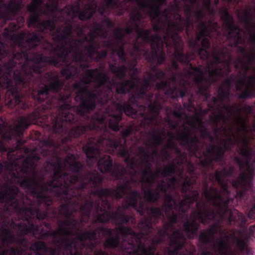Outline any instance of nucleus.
Here are the masks:
<instances>
[{
    "instance_id": "nucleus-8",
    "label": "nucleus",
    "mask_w": 255,
    "mask_h": 255,
    "mask_svg": "<svg viewBox=\"0 0 255 255\" xmlns=\"http://www.w3.org/2000/svg\"><path fill=\"white\" fill-rule=\"evenodd\" d=\"M105 118L103 117H93L89 122L85 125H89L93 121L99 127L97 129H93L88 131L90 134L94 131L103 130L104 134L97 136H89L86 143L83 145V150L86 154L87 161L91 165L94 164L98 159L103 157L101 151L114 152L117 151L118 154L124 158L125 162L127 163V167L130 169L136 167L135 158L131 157L127 145V139L128 136L131 133H134L137 130V127L133 124H130L121 131L122 138L119 139H113L109 134L108 129L106 125H104Z\"/></svg>"
},
{
    "instance_id": "nucleus-45",
    "label": "nucleus",
    "mask_w": 255,
    "mask_h": 255,
    "mask_svg": "<svg viewBox=\"0 0 255 255\" xmlns=\"http://www.w3.org/2000/svg\"><path fill=\"white\" fill-rule=\"evenodd\" d=\"M109 69L119 79H122L126 77L127 69L125 65L117 67L115 64H110Z\"/></svg>"
},
{
    "instance_id": "nucleus-62",
    "label": "nucleus",
    "mask_w": 255,
    "mask_h": 255,
    "mask_svg": "<svg viewBox=\"0 0 255 255\" xmlns=\"http://www.w3.org/2000/svg\"><path fill=\"white\" fill-rule=\"evenodd\" d=\"M213 158L212 157H206L200 160V165L204 168L203 172L206 175V171L208 167L212 163Z\"/></svg>"
},
{
    "instance_id": "nucleus-50",
    "label": "nucleus",
    "mask_w": 255,
    "mask_h": 255,
    "mask_svg": "<svg viewBox=\"0 0 255 255\" xmlns=\"http://www.w3.org/2000/svg\"><path fill=\"white\" fill-rule=\"evenodd\" d=\"M208 74L209 76V78L208 79L211 82V84L217 81L218 77L223 76V70L220 68L209 69Z\"/></svg>"
},
{
    "instance_id": "nucleus-43",
    "label": "nucleus",
    "mask_w": 255,
    "mask_h": 255,
    "mask_svg": "<svg viewBox=\"0 0 255 255\" xmlns=\"http://www.w3.org/2000/svg\"><path fill=\"white\" fill-rule=\"evenodd\" d=\"M46 244L42 241H37L30 245V250L33 251L30 253H25V255H42L40 252H44Z\"/></svg>"
},
{
    "instance_id": "nucleus-12",
    "label": "nucleus",
    "mask_w": 255,
    "mask_h": 255,
    "mask_svg": "<svg viewBox=\"0 0 255 255\" xmlns=\"http://www.w3.org/2000/svg\"><path fill=\"white\" fill-rule=\"evenodd\" d=\"M152 85L147 80H143L140 87L136 88V96L145 101V105L141 106L143 109V112L141 113L143 118L141 124L145 128L150 126L156 121V116L160 114L162 109L161 101L164 100V96L158 92L155 94L156 99L153 101V94L147 93L148 90Z\"/></svg>"
},
{
    "instance_id": "nucleus-25",
    "label": "nucleus",
    "mask_w": 255,
    "mask_h": 255,
    "mask_svg": "<svg viewBox=\"0 0 255 255\" xmlns=\"http://www.w3.org/2000/svg\"><path fill=\"white\" fill-rule=\"evenodd\" d=\"M54 242L59 245L57 248L48 247L46 246L44 251L46 255H60L62 251L64 252H68V255H83L81 252L77 250V243L74 239L58 238Z\"/></svg>"
},
{
    "instance_id": "nucleus-59",
    "label": "nucleus",
    "mask_w": 255,
    "mask_h": 255,
    "mask_svg": "<svg viewBox=\"0 0 255 255\" xmlns=\"http://www.w3.org/2000/svg\"><path fill=\"white\" fill-rule=\"evenodd\" d=\"M125 199L126 200V204L122 207V209L126 210L129 207H132V208L136 207L137 203L138 202L137 199L129 196H127Z\"/></svg>"
},
{
    "instance_id": "nucleus-57",
    "label": "nucleus",
    "mask_w": 255,
    "mask_h": 255,
    "mask_svg": "<svg viewBox=\"0 0 255 255\" xmlns=\"http://www.w3.org/2000/svg\"><path fill=\"white\" fill-rule=\"evenodd\" d=\"M248 216L250 219H255V196H253L248 204Z\"/></svg>"
},
{
    "instance_id": "nucleus-11",
    "label": "nucleus",
    "mask_w": 255,
    "mask_h": 255,
    "mask_svg": "<svg viewBox=\"0 0 255 255\" xmlns=\"http://www.w3.org/2000/svg\"><path fill=\"white\" fill-rule=\"evenodd\" d=\"M254 5L251 8L255 13V1H253ZM247 26V31L249 35V41L251 43L255 44L251 51L250 55H246L247 65L246 66V71L250 69V65L255 64V23L253 22L251 25ZM254 75L247 76H245V79H240L237 81L235 85L236 90L242 91L239 95L240 99L246 100L252 97H255V67L252 69Z\"/></svg>"
},
{
    "instance_id": "nucleus-15",
    "label": "nucleus",
    "mask_w": 255,
    "mask_h": 255,
    "mask_svg": "<svg viewBox=\"0 0 255 255\" xmlns=\"http://www.w3.org/2000/svg\"><path fill=\"white\" fill-rule=\"evenodd\" d=\"M219 11L221 14L222 18L225 19L228 33L223 34L220 31H218L216 29V32L217 34V36L218 37L223 39V41H225V43L224 44L225 46H228L229 47L228 48L231 51V47H237L238 51L243 54L245 59L247 61L246 55H250L251 52L247 53L245 48L239 45L240 44L242 43L243 41L241 35V29L238 26L234 24V20L230 15L228 9L226 7H222L219 9Z\"/></svg>"
},
{
    "instance_id": "nucleus-54",
    "label": "nucleus",
    "mask_w": 255,
    "mask_h": 255,
    "mask_svg": "<svg viewBox=\"0 0 255 255\" xmlns=\"http://www.w3.org/2000/svg\"><path fill=\"white\" fill-rule=\"evenodd\" d=\"M113 52L117 54L121 62L123 63L127 62V58L124 49V44L119 46H116Z\"/></svg>"
},
{
    "instance_id": "nucleus-10",
    "label": "nucleus",
    "mask_w": 255,
    "mask_h": 255,
    "mask_svg": "<svg viewBox=\"0 0 255 255\" xmlns=\"http://www.w3.org/2000/svg\"><path fill=\"white\" fill-rule=\"evenodd\" d=\"M144 43H150V49L146 48L142 42H139L137 39L133 42L132 47L129 50V52L133 60L130 64V70L136 72L137 69L136 67L137 61L140 59L142 55L145 60L151 64L156 63L157 65H160L164 63L166 60L165 53L163 50V41L162 37L160 35V39L150 40L149 41H145Z\"/></svg>"
},
{
    "instance_id": "nucleus-56",
    "label": "nucleus",
    "mask_w": 255,
    "mask_h": 255,
    "mask_svg": "<svg viewBox=\"0 0 255 255\" xmlns=\"http://www.w3.org/2000/svg\"><path fill=\"white\" fill-rule=\"evenodd\" d=\"M99 48V46L97 43L89 44L85 47V50L87 51V56L91 59L93 58L94 56L97 52V50Z\"/></svg>"
},
{
    "instance_id": "nucleus-35",
    "label": "nucleus",
    "mask_w": 255,
    "mask_h": 255,
    "mask_svg": "<svg viewBox=\"0 0 255 255\" xmlns=\"http://www.w3.org/2000/svg\"><path fill=\"white\" fill-rule=\"evenodd\" d=\"M97 10L101 15L109 14L112 10H114L116 14L119 16L124 13L122 2L119 0H104L99 7L97 6Z\"/></svg>"
},
{
    "instance_id": "nucleus-29",
    "label": "nucleus",
    "mask_w": 255,
    "mask_h": 255,
    "mask_svg": "<svg viewBox=\"0 0 255 255\" xmlns=\"http://www.w3.org/2000/svg\"><path fill=\"white\" fill-rule=\"evenodd\" d=\"M28 12L30 13L27 21L28 27H36L42 33H45L47 30L52 31L55 29L56 25L53 20L48 19L43 22L40 20V16L43 14L42 12L35 10Z\"/></svg>"
},
{
    "instance_id": "nucleus-14",
    "label": "nucleus",
    "mask_w": 255,
    "mask_h": 255,
    "mask_svg": "<svg viewBox=\"0 0 255 255\" xmlns=\"http://www.w3.org/2000/svg\"><path fill=\"white\" fill-rule=\"evenodd\" d=\"M19 27V25L14 22H10L8 26L4 29L2 33L3 37L12 42L10 47L6 45L7 50L10 52L12 51V48L14 47L15 53H19L21 51H27L28 57H31V55L35 52L31 53L30 49L35 48L41 41L43 37L41 34L34 32L28 33L25 40L28 48L25 47L23 42L24 34H17L14 33Z\"/></svg>"
},
{
    "instance_id": "nucleus-30",
    "label": "nucleus",
    "mask_w": 255,
    "mask_h": 255,
    "mask_svg": "<svg viewBox=\"0 0 255 255\" xmlns=\"http://www.w3.org/2000/svg\"><path fill=\"white\" fill-rule=\"evenodd\" d=\"M58 224L59 228L57 230H53L51 228V224L50 223L43 222L42 225L45 227L47 229H49L48 231H45L40 227V233L41 237L42 238H45L49 237H52L55 239H58V236H71L73 235V232L72 229L70 227H66L65 225L62 224V221L60 219L58 220Z\"/></svg>"
},
{
    "instance_id": "nucleus-26",
    "label": "nucleus",
    "mask_w": 255,
    "mask_h": 255,
    "mask_svg": "<svg viewBox=\"0 0 255 255\" xmlns=\"http://www.w3.org/2000/svg\"><path fill=\"white\" fill-rule=\"evenodd\" d=\"M147 214L148 216L143 218L138 224L140 233L143 235L150 234L153 230V223L164 217L161 209L159 207L148 208Z\"/></svg>"
},
{
    "instance_id": "nucleus-19",
    "label": "nucleus",
    "mask_w": 255,
    "mask_h": 255,
    "mask_svg": "<svg viewBox=\"0 0 255 255\" xmlns=\"http://www.w3.org/2000/svg\"><path fill=\"white\" fill-rule=\"evenodd\" d=\"M247 169L241 170L238 177L232 181L231 184L236 191L235 197L237 200H242L251 185V182L255 173V168L249 162H246Z\"/></svg>"
},
{
    "instance_id": "nucleus-31",
    "label": "nucleus",
    "mask_w": 255,
    "mask_h": 255,
    "mask_svg": "<svg viewBox=\"0 0 255 255\" xmlns=\"http://www.w3.org/2000/svg\"><path fill=\"white\" fill-rule=\"evenodd\" d=\"M135 163L136 162L135 161ZM136 164V167L131 170H134V172L132 173L129 172V174L131 176H134L136 174V170L138 169L139 166L144 167V168H142L140 173L142 175L141 182L142 183H146L149 184L150 185L155 182V177H158L159 175V171H156L155 173L152 172V165L150 161H146L145 162L139 163L138 165ZM129 169L130 168L128 167Z\"/></svg>"
},
{
    "instance_id": "nucleus-33",
    "label": "nucleus",
    "mask_w": 255,
    "mask_h": 255,
    "mask_svg": "<svg viewBox=\"0 0 255 255\" xmlns=\"http://www.w3.org/2000/svg\"><path fill=\"white\" fill-rule=\"evenodd\" d=\"M0 19L5 21L11 20L20 9L19 3L15 0H10L5 3L4 0L0 3Z\"/></svg>"
},
{
    "instance_id": "nucleus-17",
    "label": "nucleus",
    "mask_w": 255,
    "mask_h": 255,
    "mask_svg": "<svg viewBox=\"0 0 255 255\" xmlns=\"http://www.w3.org/2000/svg\"><path fill=\"white\" fill-rule=\"evenodd\" d=\"M166 73L162 70H158L155 73V80H159L155 85V89L159 93L162 91L165 96L171 97L172 99H177L179 97L184 98L188 94V89L184 84L178 88L174 85L170 86V82L166 80Z\"/></svg>"
},
{
    "instance_id": "nucleus-55",
    "label": "nucleus",
    "mask_w": 255,
    "mask_h": 255,
    "mask_svg": "<svg viewBox=\"0 0 255 255\" xmlns=\"http://www.w3.org/2000/svg\"><path fill=\"white\" fill-rule=\"evenodd\" d=\"M138 153L140 156L141 161L139 163H141L149 161V158L151 156L149 151L144 146H140L138 147Z\"/></svg>"
},
{
    "instance_id": "nucleus-6",
    "label": "nucleus",
    "mask_w": 255,
    "mask_h": 255,
    "mask_svg": "<svg viewBox=\"0 0 255 255\" xmlns=\"http://www.w3.org/2000/svg\"><path fill=\"white\" fill-rule=\"evenodd\" d=\"M98 169L103 173H110L117 180H124L119 183L116 189L99 188L92 190L91 195L98 196L99 200L94 201L93 199L86 200L80 206V211L82 216V222H86L90 218L93 210L96 213L95 222L105 223L110 220L120 224L134 225L135 219L134 216L125 214L121 211L122 207L119 206L116 212H114L113 205L108 200L111 197L116 199L123 198L131 190L130 181L127 179L128 174L124 166L116 163L113 164V158L109 155H104L96 161Z\"/></svg>"
},
{
    "instance_id": "nucleus-36",
    "label": "nucleus",
    "mask_w": 255,
    "mask_h": 255,
    "mask_svg": "<svg viewBox=\"0 0 255 255\" xmlns=\"http://www.w3.org/2000/svg\"><path fill=\"white\" fill-rule=\"evenodd\" d=\"M193 82L196 84V93L197 95L203 96L204 101H208L210 97L208 90L211 85L210 80L204 76V75H196L193 79Z\"/></svg>"
},
{
    "instance_id": "nucleus-2",
    "label": "nucleus",
    "mask_w": 255,
    "mask_h": 255,
    "mask_svg": "<svg viewBox=\"0 0 255 255\" xmlns=\"http://www.w3.org/2000/svg\"><path fill=\"white\" fill-rule=\"evenodd\" d=\"M73 44L60 43L52 48L54 56H44L42 53H33L29 57L27 51L18 53V67L13 72V79L17 87L19 103L16 105V109L20 108L24 111L31 107L24 101L25 96L31 97L35 102L42 104L34 111L46 112L57 110L64 104L72 105L71 93L67 91L65 94L61 92L64 85V82L59 79V75L52 72L44 74V78L49 82L48 84L41 87L37 85L41 81V74L47 69V65L56 67L64 66L60 71L66 79L72 77L79 73L77 66L69 61V54L73 53L74 60L77 62L84 61L83 41L80 39L73 40Z\"/></svg>"
},
{
    "instance_id": "nucleus-51",
    "label": "nucleus",
    "mask_w": 255,
    "mask_h": 255,
    "mask_svg": "<svg viewBox=\"0 0 255 255\" xmlns=\"http://www.w3.org/2000/svg\"><path fill=\"white\" fill-rule=\"evenodd\" d=\"M209 120L210 122L214 125V129L216 133L218 132L220 130V128L217 127L219 123L221 121H225L226 118L225 115L222 112H220V114L218 115L210 116Z\"/></svg>"
},
{
    "instance_id": "nucleus-53",
    "label": "nucleus",
    "mask_w": 255,
    "mask_h": 255,
    "mask_svg": "<svg viewBox=\"0 0 255 255\" xmlns=\"http://www.w3.org/2000/svg\"><path fill=\"white\" fill-rule=\"evenodd\" d=\"M231 90L225 88L224 86L219 87L218 91V98L220 102L223 103L226 99L229 98Z\"/></svg>"
},
{
    "instance_id": "nucleus-34",
    "label": "nucleus",
    "mask_w": 255,
    "mask_h": 255,
    "mask_svg": "<svg viewBox=\"0 0 255 255\" xmlns=\"http://www.w3.org/2000/svg\"><path fill=\"white\" fill-rule=\"evenodd\" d=\"M221 41L220 43L219 41H216L219 45L214 46L212 54L210 53V55L212 56V61L211 62V65H218L221 63L223 59L231 55V50L224 44L225 43V41H223V39H221ZM209 58L207 60H208Z\"/></svg>"
},
{
    "instance_id": "nucleus-39",
    "label": "nucleus",
    "mask_w": 255,
    "mask_h": 255,
    "mask_svg": "<svg viewBox=\"0 0 255 255\" xmlns=\"http://www.w3.org/2000/svg\"><path fill=\"white\" fill-rule=\"evenodd\" d=\"M92 30L89 32L87 35L89 37V43H96L95 42L96 38L100 35L104 38H106L107 34L104 32V28L101 23H98L96 21H93L92 23Z\"/></svg>"
},
{
    "instance_id": "nucleus-24",
    "label": "nucleus",
    "mask_w": 255,
    "mask_h": 255,
    "mask_svg": "<svg viewBox=\"0 0 255 255\" xmlns=\"http://www.w3.org/2000/svg\"><path fill=\"white\" fill-rule=\"evenodd\" d=\"M171 178H166V180H161L157 185L156 190H153L150 187L143 189L144 199L148 203H155L158 201L161 197L160 191L163 193L167 192L169 189L175 187L177 179L175 176H172Z\"/></svg>"
},
{
    "instance_id": "nucleus-60",
    "label": "nucleus",
    "mask_w": 255,
    "mask_h": 255,
    "mask_svg": "<svg viewBox=\"0 0 255 255\" xmlns=\"http://www.w3.org/2000/svg\"><path fill=\"white\" fill-rule=\"evenodd\" d=\"M198 129L202 137L209 138L211 141L213 140V137L211 132L204 126L203 125L201 121H200V124L198 126Z\"/></svg>"
},
{
    "instance_id": "nucleus-18",
    "label": "nucleus",
    "mask_w": 255,
    "mask_h": 255,
    "mask_svg": "<svg viewBox=\"0 0 255 255\" xmlns=\"http://www.w3.org/2000/svg\"><path fill=\"white\" fill-rule=\"evenodd\" d=\"M164 201L163 206L165 207V213L168 214L173 209L178 210L181 213L182 216L187 215L188 210L192 204L199 202V193L197 191L192 192L190 195H186L183 199L179 203L173 199L172 196L168 193H164Z\"/></svg>"
},
{
    "instance_id": "nucleus-16",
    "label": "nucleus",
    "mask_w": 255,
    "mask_h": 255,
    "mask_svg": "<svg viewBox=\"0 0 255 255\" xmlns=\"http://www.w3.org/2000/svg\"><path fill=\"white\" fill-rule=\"evenodd\" d=\"M118 225H119L117 230L119 233L124 238L125 240L128 239V242L124 241L123 243L120 244V236L117 233L114 235L115 231L113 229L107 228L106 227L101 226L100 230L102 232V234L104 236H107V238L104 242V246L106 249H115L119 248L122 252L123 255H129L128 252L130 249H128L127 246L128 244L131 243L132 239L130 235H127L125 236L123 235L119 230V228L121 227H125L123 225L124 224H120L117 222H115ZM108 255V254L107 253ZM113 255H117L114 254Z\"/></svg>"
},
{
    "instance_id": "nucleus-58",
    "label": "nucleus",
    "mask_w": 255,
    "mask_h": 255,
    "mask_svg": "<svg viewBox=\"0 0 255 255\" xmlns=\"http://www.w3.org/2000/svg\"><path fill=\"white\" fill-rule=\"evenodd\" d=\"M159 131V130L153 129L147 132V133L150 135V137L145 142L146 145L150 146L152 147L153 143L156 141V139L158 136Z\"/></svg>"
},
{
    "instance_id": "nucleus-41",
    "label": "nucleus",
    "mask_w": 255,
    "mask_h": 255,
    "mask_svg": "<svg viewBox=\"0 0 255 255\" xmlns=\"http://www.w3.org/2000/svg\"><path fill=\"white\" fill-rule=\"evenodd\" d=\"M102 232L100 230V227L92 232L85 231L77 236V239L80 242H84L86 240L89 241H97L100 237Z\"/></svg>"
},
{
    "instance_id": "nucleus-21",
    "label": "nucleus",
    "mask_w": 255,
    "mask_h": 255,
    "mask_svg": "<svg viewBox=\"0 0 255 255\" xmlns=\"http://www.w3.org/2000/svg\"><path fill=\"white\" fill-rule=\"evenodd\" d=\"M184 129L185 132H178L177 135L171 132H169L168 135L178 140L182 146L186 147L188 149L191 156L201 159L202 153L200 148L199 139L196 136H191L187 127L184 126Z\"/></svg>"
},
{
    "instance_id": "nucleus-22",
    "label": "nucleus",
    "mask_w": 255,
    "mask_h": 255,
    "mask_svg": "<svg viewBox=\"0 0 255 255\" xmlns=\"http://www.w3.org/2000/svg\"><path fill=\"white\" fill-rule=\"evenodd\" d=\"M179 32H180L176 27H171V21H169L163 36V41L168 45L169 44L168 40L171 38L174 47V55L175 57L181 63H188L189 55L184 53L183 43Z\"/></svg>"
},
{
    "instance_id": "nucleus-4",
    "label": "nucleus",
    "mask_w": 255,
    "mask_h": 255,
    "mask_svg": "<svg viewBox=\"0 0 255 255\" xmlns=\"http://www.w3.org/2000/svg\"><path fill=\"white\" fill-rule=\"evenodd\" d=\"M3 168L0 162V175ZM4 180V183L0 184V249L12 244L18 247L3 249L0 255H25L29 243L24 236L28 234L41 236L40 227L34 220H42L47 214L33 208L31 199L17 186L11 185L6 177Z\"/></svg>"
},
{
    "instance_id": "nucleus-20",
    "label": "nucleus",
    "mask_w": 255,
    "mask_h": 255,
    "mask_svg": "<svg viewBox=\"0 0 255 255\" xmlns=\"http://www.w3.org/2000/svg\"><path fill=\"white\" fill-rule=\"evenodd\" d=\"M82 0H76L73 3L67 4L63 10L68 16L73 14L82 20L90 19L96 13L97 8L96 0H90L85 4L83 9H80Z\"/></svg>"
},
{
    "instance_id": "nucleus-48",
    "label": "nucleus",
    "mask_w": 255,
    "mask_h": 255,
    "mask_svg": "<svg viewBox=\"0 0 255 255\" xmlns=\"http://www.w3.org/2000/svg\"><path fill=\"white\" fill-rule=\"evenodd\" d=\"M185 54L189 55L188 57V63H182L183 64L187 65L189 66V68L192 70L194 72L196 73L197 75H204V71L202 68L201 66H193L191 63L190 60L193 59L195 57V53L194 52H191L190 53H186Z\"/></svg>"
},
{
    "instance_id": "nucleus-23",
    "label": "nucleus",
    "mask_w": 255,
    "mask_h": 255,
    "mask_svg": "<svg viewBox=\"0 0 255 255\" xmlns=\"http://www.w3.org/2000/svg\"><path fill=\"white\" fill-rule=\"evenodd\" d=\"M117 109L119 113L110 115L108 120L109 128L116 132L119 131L123 127V125H120V123L123 120L124 113L128 116L131 117L132 118H136L137 116V111L127 102L123 104L117 103Z\"/></svg>"
},
{
    "instance_id": "nucleus-27",
    "label": "nucleus",
    "mask_w": 255,
    "mask_h": 255,
    "mask_svg": "<svg viewBox=\"0 0 255 255\" xmlns=\"http://www.w3.org/2000/svg\"><path fill=\"white\" fill-rule=\"evenodd\" d=\"M244 147L240 149L239 153L243 157L244 160L240 157L236 156L234 158V161L238 165L239 169L243 170L247 169L246 162H249L253 164L255 170V158H254V151L253 149L249 146V139L245 136L242 141Z\"/></svg>"
},
{
    "instance_id": "nucleus-52",
    "label": "nucleus",
    "mask_w": 255,
    "mask_h": 255,
    "mask_svg": "<svg viewBox=\"0 0 255 255\" xmlns=\"http://www.w3.org/2000/svg\"><path fill=\"white\" fill-rule=\"evenodd\" d=\"M44 5L45 6V9L44 10L46 11V13L44 14L45 15L47 14L49 12L55 13L57 12H64L65 13V11L63 10L64 8L61 9L59 7L58 2H47L44 4Z\"/></svg>"
},
{
    "instance_id": "nucleus-49",
    "label": "nucleus",
    "mask_w": 255,
    "mask_h": 255,
    "mask_svg": "<svg viewBox=\"0 0 255 255\" xmlns=\"http://www.w3.org/2000/svg\"><path fill=\"white\" fill-rule=\"evenodd\" d=\"M176 166L174 163L166 165L162 170L159 171V174L163 177H170L176 173Z\"/></svg>"
},
{
    "instance_id": "nucleus-38",
    "label": "nucleus",
    "mask_w": 255,
    "mask_h": 255,
    "mask_svg": "<svg viewBox=\"0 0 255 255\" xmlns=\"http://www.w3.org/2000/svg\"><path fill=\"white\" fill-rule=\"evenodd\" d=\"M112 86H116V92L117 94L125 95L130 92L131 90L136 88V84L132 80H125L123 81L111 82Z\"/></svg>"
},
{
    "instance_id": "nucleus-42",
    "label": "nucleus",
    "mask_w": 255,
    "mask_h": 255,
    "mask_svg": "<svg viewBox=\"0 0 255 255\" xmlns=\"http://www.w3.org/2000/svg\"><path fill=\"white\" fill-rule=\"evenodd\" d=\"M143 2H146L148 5L145 9L148 8L147 14L151 18L156 19L161 15L162 13L161 9L162 6L157 3H153V4H150L148 1L145 0H144ZM143 9H145V8Z\"/></svg>"
},
{
    "instance_id": "nucleus-9",
    "label": "nucleus",
    "mask_w": 255,
    "mask_h": 255,
    "mask_svg": "<svg viewBox=\"0 0 255 255\" xmlns=\"http://www.w3.org/2000/svg\"><path fill=\"white\" fill-rule=\"evenodd\" d=\"M6 57L8 61L3 65L5 69L4 72L0 66V87L2 89L6 90V105L11 108H14L19 103L17 87L13 79H11L13 68L18 66V53L15 52L14 47L12 48V51L8 52L6 45L0 40V61Z\"/></svg>"
},
{
    "instance_id": "nucleus-7",
    "label": "nucleus",
    "mask_w": 255,
    "mask_h": 255,
    "mask_svg": "<svg viewBox=\"0 0 255 255\" xmlns=\"http://www.w3.org/2000/svg\"><path fill=\"white\" fill-rule=\"evenodd\" d=\"M120 232L124 235H129L132 239L131 243L128 244L130 249L129 255H195L196 249L192 246L190 249L182 250L186 243V238L182 231L176 229L170 235L162 228L151 240V244L142 243L140 233L134 232L130 227H121Z\"/></svg>"
},
{
    "instance_id": "nucleus-47",
    "label": "nucleus",
    "mask_w": 255,
    "mask_h": 255,
    "mask_svg": "<svg viewBox=\"0 0 255 255\" xmlns=\"http://www.w3.org/2000/svg\"><path fill=\"white\" fill-rule=\"evenodd\" d=\"M195 181L190 178H186L182 183V192L184 194V197L186 195H190L192 192L196 191L192 190L193 186ZM198 193L199 192L196 190Z\"/></svg>"
},
{
    "instance_id": "nucleus-13",
    "label": "nucleus",
    "mask_w": 255,
    "mask_h": 255,
    "mask_svg": "<svg viewBox=\"0 0 255 255\" xmlns=\"http://www.w3.org/2000/svg\"><path fill=\"white\" fill-rule=\"evenodd\" d=\"M209 24L212 28L209 27L206 22H201L198 24V29L199 32L197 33L196 37H191L188 40V45L192 49V52L196 50L198 54L201 59H207L210 56L209 50L211 47V43L209 38H215L216 41H219L221 43V39L218 37L216 32V30L220 31L218 29L219 25L217 22L209 21Z\"/></svg>"
},
{
    "instance_id": "nucleus-63",
    "label": "nucleus",
    "mask_w": 255,
    "mask_h": 255,
    "mask_svg": "<svg viewBox=\"0 0 255 255\" xmlns=\"http://www.w3.org/2000/svg\"><path fill=\"white\" fill-rule=\"evenodd\" d=\"M149 207L145 206L143 202H140L138 205V202L137 203V206L136 208H133L135 210L138 212L139 215L144 218L145 215L147 212V208Z\"/></svg>"
},
{
    "instance_id": "nucleus-64",
    "label": "nucleus",
    "mask_w": 255,
    "mask_h": 255,
    "mask_svg": "<svg viewBox=\"0 0 255 255\" xmlns=\"http://www.w3.org/2000/svg\"><path fill=\"white\" fill-rule=\"evenodd\" d=\"M220 172L222 173V177L225 180L226 178L233 176L235 173V169L232 166H230L228 168H223Z\"/></svg>"
},
{
    "instance_id": "nucleus-32",
    "label": "nucleus",
    "mask_w": 255,
    "mask_h": 255,
    "mask_svg": "<svg viewBox=\"0 0 255 255\" xmlns=\"http://www.w3.org/2000/svg\"><path fill=\"white\" fill-rule=\"evenodd\" d=\"M211 177L214 178L220 185L221 188L222 192L219 191L218 189L214 187V186H211L209 187V184L208 181L205 180L204 182L203 186V191L204 192L205 185L207 184L208 186V189L210 190L212 187H213L214 188L217 190L218 194L221 195L225 200H229V203L228 204V207L229 208V205L232 203L234 201V198H231L230 197L231 194V192L229 189V185L227 182L224 179V178L222 177V173L220 172V171L216 170L214 174H211Z\"/></svg>"
},
{
    "instance_id": "nucleus-61",
    "label": "nucleus",
    "mask_w": 255,
    "mask_h": 255,
    "mask_svg": "<svg viewBox=\"0 0 255 255\" xmlns=\"http://www.w3.org/2000/svg\"><path fill=\"white\" fill-rule=\"evenodd\" d=\"M216 148L217 150L215 151V155L213 157V160L220 162L223 160V156L225 153V149L221 146H218Z\"/></svg>"
},
{
    "instance_id": "nucleus-46",
    "label": "nucleus",
    "mask_w": 255,
    "mask_h": 255,
    "mask_svg": "<svg viewBox=\"0 0 255 255\" xmlns=\"http://www.w3.org/2000/svg\"><path fill=\"white\" fill-rule=\"evenodd\" d=\"M44 0H32L31 2L27 6L28 11H38L45 14L46 11L42 8V5Z\"/></svg>"
},
{
    "instance_id": "nucleus-1",
    "label": "nucleus",
    "mask_w": 255,
    "mask_h": 255,
    "mask_svg": "<svg viewBox=\"0 0 255 255\" xmlns=\"http://www.w3.org/2000/svg\"><path fill=\"white\" fill-rule=\"evenodd\" d=\"M109 81V77L106 72L98 68L85 70V77L81 81L74 84L76 90L75 100L80 104L76 106L64 104L57 110L43 113L34 111L26 116H20L13 130L16 135L21 137L24 131L31 124L41 122L49 127L53 132L64 136L61 143H57L51 138L44 140L45 148H41L40 154H33L28 157L38 155L40 158L35 161L36 166L40 163L41 157L46 161L44 164L45 172L50 174L51 180L44 183L43 190L47 191L53 189L60 195V191L67 194L70 188L84 192L87 188H98L102 186L104 177L96 171H89L82 173L84 164L76 161L73 153H69L71 150L70 145L72 138H77L83 135L89 134L88 131L97 129L99 127L94 121L89 125H78L70 128L72 124L81 123V118L86 114L93 111L97 104L103 106L112 99V95H107L102 97V91L100 89Z\"/></svg>"
},
{
    "instance_id": "nucleus-28",
    "label": "nucleus",
    "mask_w": 255,
    "mask_h": 255,
    "mask_svg": "<svg viewBox=\"0 0 255 255\" xmlns=\"http://www.w3.org/2000/svg\"><path fill=\"white\" fill-rule=\"evenodd\" d=\"M130 22L132 25L135 26L138 38H140L145 41H149L150 40L160 39V35L158 34L151 35V30L150 29H144L140 28V24L142 19L141 12L138 10H134L129 15Z\"/></svg>"
},
{
    "instance_id": "nucleus-37",
    "label": "nucleus",
    "mask_w": 255,
    "mask_h": 255,
    "mask_svg": "<svg viewBox=\"0 0 255 255\" xmlns=\"http://www.w3.org/2000/svg\"><path fill=\"white\" fill-rule=\"evenodd\" d=\"M73 29V25L70 23H67L62 30L57 29L53 33L54 40L57 43L68 44L69 37L72 35Z\"/></svg>"
},
{
    "instance_id": "nucleus-5",
    "label": "nucleus",
    "mask_w": 255,
    "mask_h": 255,
    "mask_svg": "<svg viewBox=\"0 0 255 255\" xmlns=\"http://www.w3.org/2000/svg\"><path fill=\"white\" fill-rule=\"evenodd\" d=\"M40 157L38 155L32 157H27L19 165L14 162H7L5 164V168L9 171L8 175L6 176L9 183L11 184L17 183L20 187L27 189L30 194L36 198L33 202V208H38L42 213H46L48 217L49 209L52 204L53 200L51 197L46 195L44 193L51 192L53 193L58 199L65 202L60 205L58 209V214L65 218H70L74 213L77 211L76 207L71 209V206H77L79 205L80 202L85 199L83 192L79 191L75 189L70 188L67 192V197L64 196V193L60 191V195L52 188H48L47 191L43 190L44 183L41 184L43 180L44 177L41 176L38 180V171L36 169V163L34 160L37 161Z\"/></svg>"
},
{
    "instance_id": "nucleus-3",
    "label": "nucleus",
    "mask_w": 255,
    "mask_h": 255,
    "mask_svg": "<svg viewBox=\"0 0 255 255\" xmlns=\"http://www.w3.org/2000/svg\"><path fill=\"white\" fill-rule=\"evenodd\" d=\"M207 187L206 184L204 195L217 210L208 207L205 203L197 202V210L192 211L191 218H187L183 225L187 238L192 239L197 235L200 223L206 225L214 220L216 222L212 227L200 234L199 241L203 245H208L213 241L218 233L221 238L218 239L216 247L221 255H226L229 248V243L231 240L235 242L240 252L250 255L252 251L249 244L252 238H255V224L247 229L246 227L247 219L244 214L237 210L229 209V200H225L213 187L210 190Z\"/></svg>"
},
{
    "instance_id": "nucleus-40",
    "label": "nucleus",
    "mask_w": 255,
    "mask_h": 255,
    "mask_svg": "<svg viewBox=\"0 0 255 255\" xmlns=\"http://www.w3.org/2000/svg\"><path fill=\"white\" fill-rule=\"evenodd\" d=\"M192 16H187L184 18L182 23H176L171 21V27H176L180 32H183L185 29V32L188 35H189L192 29L193 28V22L191 18Z\"/></svg>"
},
{
    "instance_id": "nucleus-44",
    "label": "nucleus",
    "mask_w": 255,
    "mask_h": 255,
    "mask_svg": "<svg viewBox=\"0 0 255 255\" xmlns=\"http://www.w3.org/2000/svg\"><path fill=\"white\" fill-rule=\"evenodd\" d=\"M253 1H255V0H252L251 5L248 7V9L245 10L244 13L243 21L246 25H251L255 18V13L251 8V7L254 5Z\"/></svg>"
}]
</instances>
